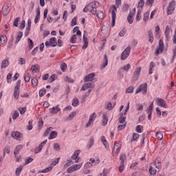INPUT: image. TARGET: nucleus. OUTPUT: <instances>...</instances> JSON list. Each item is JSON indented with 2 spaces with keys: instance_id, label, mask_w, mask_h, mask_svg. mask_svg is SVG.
I'll list each match as a JSON object with an SVG mask.
<instances>
[{
  "instance_id": "nucleus-13",
  "label": "nucleus",
  "mask_w": 176,
  "mask_h": 176,
  "mask_svg": "<svg viewBox=\"0 0 176 176\" xmlns=\"http://www.w3.org/2000/svg\"><path fill=\"white\" fill-rule=\"evenodd\" d=\"M47 142V140H44L43 142H41L38 146V147L35 148L34 153H39V152H41L42 149H43V146L46 145Z\"/></svg>"
},
{
  "instance_id": "nucleus-55",
  "label": "nucleus",
  "mask_w": 176,
  "mask_h": 176,
  "mask_svg": "<svg viewBox=\"0 0 176 176\" xmlns=\"http://www.w3.org/2000/svg\"><path fill=\"white\" fill-rule=\"evenodd\" d=\"M23 170V166H20L17 168L15 170V174L16 176L20 175V173H21V170Z\"/></svg>"
},
{
  "instance_id": "nucleus-14",
  "label": "nucleus",
  "mask_w": 176,
  "mask_h": 176,
  "mask_svg": "<svg viewBox=\"0 0 176 176\" xmlns=\"http://www.w3.org/2000/svg\"><path fill=\"white\" fill-rule=\"evenodd\" d=\"M153 110V102H151V105L147 107L146 112L148 113V119L151 120L152 119V111Z\"/></svg>"
},
{
  "instance_id": "nucleus-52",
  "label": "nucleus",
  "mask_w": 176,
  "mask_h": 176,
  "mask_svg": "<svg viewBox=\"0 0 176 176\" xmlns=\"http://www.w3.org/2000/svg\"><path fill=\"white\" fill-rule=\"evenodd\" d=\"M141 20V10H138L136 15V21Z\"/></svg>"
},
{
  "instance_id": "nucleus-38",
  "label": "nucleus",
  "mask_w": 176,
  "mask_h": 176,
  "mask_svg": "<svg viewBox=\"0 0 176 176\" xmlns=\"http://www.w3.org/2000/svg\"><path fill=\"white\" fill-rule=\"evenodd\" d=\"M76 116V112L73 111L71 114L69 115V116L66 118V120H72Z\"/></svg>"
},
{
  "instance_id": "nucleus-34",
  "label": "nucleus",
  "mask_w": 176,
  "mask_h": 176,
  "mask_svg": "<svg viewBox=\"0 0 176 176\" xmlns=\"http://www.w3.org/2000/svg\"><path fill=\"white\" fill-rule=\"evenodd\" d=\"M57 137V131H53L50 133L49 140H54Z\"/></svg>"
},
{
  "instance_id": "nucleus-25",
  "label": "nucleus",
  "mask_w": 176,
  "mask_h": 176,
  "mask_svg": "<svg viewBox=\"0 0 176 176\" xmlns=\"http://www.w3.org/2000/svg\"><path fill=\"white\" fill-rule=\"evenodd\" d=\"M73 32L74 34H75V32H76V34L78 36H82V32H80V30H79V27L76 26L74 29H73Z\"/></svg>"
},
{
  "instance_id": "nucleus-44",
  "label": "nucleus",
  "mask_w": 176,
  "mask_h": 176,
  "mask_svg": "<svg viewBox=\"0 0 176 176\" xmlns=\"http://www.w3.org/2000/svg\"><path fill=\"white\" fill-rule=\"evenodd\" d=\"M72 105V107H76L77 105H79V100L77 98H75L73 100Z\"/></svg>"
},
{
  "instance_id": "nucleus-42",
  "label": "nucleus",
  "mask_w": 176,
  "mask_h": 176,
  "mask_svg": "<svg viewBox=\"0 0 176 176\" xmlns=\"http://www.w3.org/2000/svg\"><path fill=\"white\" fill-rule=\"evenodd\" d=\"M98 19H100L101 20H102V19H104V12H102V11H98V13H96Z\"/></svg>"
},
{
  "instance_id": "nucleus-62",
  "label": "nucleus",
  "mask_w": 176,
  "mask_h": 176,
  "mask_svg": "<svg viewBox=\"0 0 176 176\" xmlns=\"http://www.w3.org/2000/svg\"><path fill=\"white\" fill-rule=\"evenodd\" d=\"M94 145V139L93 138H90L89 144H88V148H91Z\"/></svg>"
},
{
  "instance_id": "nucleus-21",
  "label": "nucleus",
  "mask_w": 176,
  "mask_h": 176,
  "mask_svg": "<svg viewBox=\"0 0 176 176\" xmlns=\"http://www.w3.org/2000/svg\"><path fill=\"white\" fill-rule=\"evenodd\" d=\"M23 149V145L19 144L16 146V147L14 148V155H15V157H17V155H19V152Z\"/></svg>"
},
{
  "instance_id": "nucleus-61",
  "label": "nucleus",
  "mask_w": 176,
  "mask_h": 176,
  "mask_svg": "<svg viewBox=\"0 0 176 176\" xmlns=\"http://www.w3.org/2000/svg\"><path fill=\"white\" fill-rule=\"evenodd\" d=\"M45 94H46V89H42L39 91V96L40 97H43V96Z\"/></svg>"
},
{
  "instance_id": "nucleus-12",
  "label": "nucleus",
  "mask_w": 176,
  "mask_h": 176,
  "mask_svg": "<svg viewBox=\"0 0 176 176\" xmlns=\"http://www.w3.org/2000/svg\"><path fill=\"white\" fill-rule=\"evenodd\" d=\"M159 48L156 50V54L158 56V54H160L163 50H164V43L163 42V40L160 39L159 41Z\"/></svg>"
},
{
  "instance_id": "nucleus-40",
  "label": "nucleus",
  "mask_w": 176,
  "mask_h": 176,
  "mask_svg": "<svg viewBox=\"0 0 176 176\" xmlns=\"http://www.w3.org/2000/svg\"><path fill=\"white\" fill-rule=\"evenodd\" d=\"M31 70L32 72H38L39 71V65H34L31 67Z\"/></svg>"
},
{
  "instance_id": "nucleus-41",
  "label": "nucleus",
  "mask_w": 176,
  "mask_h": 176,
  "mask_svg": "<svg viewBox=\"0 0 176 176\" xmlns=\"http://www.w3.org/2000/svg\"><path fill=\"white\" fill-rule=\"evenodd\" d=\"M133 91H134V86H130L126 89V94H130V93H133Z\"/></svg>"
},
{
  "instance_id": "nucleus-31",
  "label": "nucleus",
  "mask_w": 176,
  "mask_h": 176,
  "mask_svg": "<svg viewBox=\"0 0 176 176\" xmlns=\"http://www.w3.org/2000/svg\"><path fill=\"white\" fill-rule=\"evenodd\" d=\"M120 118L118 119L119 123L121 124H124L126 122V117H123V113H120Z\"/></svg>"
},
{
  "instance_id": "nucleus-33",
  "label": "nucleus",
  "mask_w": 176,
  "mask_h": 176,
  "mask_svg": "<svg viewBox=\"0 0 176 176\" xmlns=\"http://www.w3.org/2000/svg\"><path fill=\"white\" fill-rule=\"evenodd\" d=\"M21 38H23V32H19L16 41H15V43H19V42H20V39H21Z\"/></svg>"
},
{
  "instance_id": "nucleus-2",
  "label": "nucleus",
  "mask_w": 176,
  "mask_h": 176,
  "mask_svg": "<svg viewBox=\"0 0 176 176\" xmlns=\"http://www.w3.org/2000/svg\"><path fill=\"white\" fill-rule=\"evenodd\" d=\"M141 91L143 92V94H146L148 93V84L143 83L140 85L135 91V94H138V93H141Z\"/></svg>"
},
{
  "instance_id": "nucleus-20",
  "label": "nucleus",
  "mask_w": 176,
  "mask_h": 176,
  "mask_svg": "<svg viewBox=\"0 0 176 176\" xmlns=\"http://www.w3.org/2000/svg\"><path fill=\"white\" fill-rule=\"evenodd\" d=\"M40 17H41V10H39V8H38L36 9V17L34 19V23L36 24L39 22Z\"/></svg>"
},
{
  "instance_id": "nucleus-45",
  "label": "nucleus",
  "mask_w": 176,
  "mask_h": 176,
  "mask_svg": "<svg viewBox=\"0 0 176 176\" xmlns=\"http://www.w3.org/2000/svg\"><path fill=\"white\" fill-rule=\"evenodd\" d=\"M149 14H150L149 11H147L146 13L144 14L143 20L144 21H148V20H149Z\"/></svg>"
},
{
  "instance_id": "nucleus-60",
  "label": "nucleus",
  "mask_w": 176,
  "mask_h": 176,
  "mask_svg": "<svg viewBox=\"0 0 176 176\" xmlns=\"http://www.w3.org/2000/svg\"><path fill=\"white\" fill-rule=\"evenodd\" d=\"M65 82H68V83H74V79L68 77V76H65Z\"/></svg>"
},
{
  "instance_id": "nucleus-63",
  "label": "nucleus",
  "mask_w": 176,
  "mask_h": 176,
  "mask_svg": "<svg viewBox=\"0 0 176 176\" xmlns=\"http://www.w3.org/2000/svg\"><path fill=\"white\" fill-rule=\"evenodd\" d=\"M126 123L118 125V130H124V129L126 128Z\"/></svg>"
},
{
  "instance_id": "nucleus-29",
  "label": "nucleus",
  "mask_w": 176,
  "mask_h": 176,
  "mask_svg": "<svg viewBox=\"0 0 176 176\" xmlns=\"http://www.w3.org/2000/svg\"><path fill=\"white\" fill-rule=\"evenodd\" d=\"M154 166L156 167V168H162V162L159 160H155L154 161Z\"/></svg>"
},
{
  "instance_id": "nucleus-28",
  "label": "nucleus",
  "mask_w": 176,
  "mask_h": 176,
  "mask_svg": "<svg viewBox=\"0 0 176 176\" xmlns=\"http://www.w3.org/2000/svg\"><path fill=\"white\" fill-rule=\"evenodd\" d=\"M53 170V166H49L45 168L43 170H39L38 174H41V173H49V171H52Z\"/></svg>"
},
{
  "instance_id": "nucleus-17",
  "label": "nucleus",
  "mask_w": 176,
  "mask_h": 176,
  "mask_svg": "<svg viewBox=\"0 0 176 176\" xmlns=\"http://www.w3.org/2000/svg\"><path fill=\"white\" fill-rule=\"evenodd\" d=\"M157 105L159 107H162L163 108H167V105L166 104V101L164 99L162 98H157Z\"/></svg>"
},
{
  "instance_id": "nucleus-49",
  "label": "nucleus",
  "mask_w": 176,
  "mask_h": 176,
  "mask_svg": "<svg viewBox=\"0 0 176 176\" xmlns=\"http://www.w3.org/2000/svg\"><path fill=\"white\" fill-rule=\"evenodd\" d=\"M19 116H20V113H19V111H15L12 115L13 120H16V119H17V118H19Z\"/></svg>"
},
{
  "instance_id": "nucleus-5",
  "label": "nucleus",
  "mask_w": 176,
  "mask_h": 176,
  "mask_svg": "<svg viewBox=\"0 0 176 176\" xmlns=\"http://www.w3.org/2000/svg\"><path fill=\"white\" fill-rule=\"evenodd\" d=\"M126 154L122 153L120 155V160H121L120 165L119 166L120 173H122L123 170H124V160L126 159Z\"/></svg>"
},
{
  "instance_id": "nucleus-6",
  "label": "nucleus",
  "mask_w": 176,
  "mask_h": 176,
  "mask_svg": "<svg viewBox=\"0 0 176 176\" xmlns=\"http://www.w3.org/2000/svg\"><path fill=\"white\" fill-rule=\"evenodd\" d=\"M130 52H131V47H127L121 54V60H126V58L130 56Z\"/></svg>"
},
{
  "instance_id": "nucleus-43",
  "label": "nucleus",
  "mask_w": 176,
  "mask_h": 176,
  "mask_svg": "<svg viewBox=\"0 0 176 176\" xmlns=\"http://www.w3.org/2000/svg\"><path fill=\"white\" fill-rule=\"evenodd\" d=\"M76 39H78V36L76 34L72 35L70 39V43H76Z\"/></svg>"
},
{
  "instance_id": "nucleus-16",
  "label": "nucleus",
  "mask_w": 176,
  "mask_h": 176,
  "mask_svg": "<svg viewBox=\"0 0 176 176\" xmlns=\"http://www.w3.org/2000/svg\"><path fill=\"white\" fill-rule=\"evenodd\" d=\"M94 76H96L94 73H91L85 77L84 81L85 82H93V80L94 79Z\"/></svg>"
},
{
  "instance_id": "nucleus-7",
  "label": "nucleus",
  "mask_w": 176,
  "mask_h": 176,
  "mask_svg": "<svg viewBox=\"0 0 176 176\" xmlns=\"http://www.w3.org/2000/svg\"><path fill=\"white\" fill-rule=\"evenodd\" d=\"M45 46L46 47H50V46H52V47H55V46H57V39L54 37L51 38L50 39V42H45Z\"/></svg>"
},
{
  "instance_id": "nucleus-9",
  "label": "nucleus",
  "mask_w": 176,
  "mask_h": 176,
  "mask_svg": "<svg viewBox=\"0 0 176 176\" xmlns=\"http://www.w3.org/2000/svg\"><path fill=\"white\" fill-rule=\"evenodd\" d=\"M141 69H142L141 67H138L135 70L133 76V80L134 82L138 80V78H140V74H141Z\"/></svg>"
},
{
  "instance_id": "nucleus-48",
  "label": "nucleus",
  "mask_w": 176,
  "mask_h": 176,
  "mask_svg": "<svg viewBox=\"0 0 176 176\" xmlns=\"http://www.w3.org/2000/svg\"><path fill=\"white\" fill-rule=\"evenodd\" d=\"M156 137L157 140H163V133H162L160 131H158L156 133Z\"/></svg>"
},
{
  "instance_id": "nucleus-32",
  "label": "nucleus",
  "mask_w": 176,
  "mask_h": 176,
  "mask_svg": "<svg viewBox=\"0 0 176 176\" xmlns=\"http://www.w3.org/2000/svg\"><path fill=\"white\" fill-rule=\"evenodd\" d=\"M8 40V38L5 35H2L0 37V46H2V45H4L5 42Z\"/></svg>"
},
{
  "instance_id": "nucleus-59",
  "label": "nucleus",
  "mask_w": 176,
  "mask_h": 176,
  "mask_svg": "<svg viewBox=\"0 0 176 176\" xmlns=\"http://www.w3.org/2000/svg\"><path fill=\"white\" fill-rule=\"evenodd\" d=\"M56 80V74H52L51 77L48 79V82L50 83H52V82H54Z\"/></svg>"
},
{
  "instance_id": "nucleus-53",
  "label": "nucleus",
  "mask_w": 176,
  "mask_h": 176,
  "mask_svg": "<svg viewBox=\"0 0 176 176\" xmlns=\"http://www.w3.org/2000/svg\"><path fill=\"white\" fill-rule=\"evenodd\" d=\"M74 171H76V170L75 166H74V165L67 168V173L69 174H71V173H74Z\"/></svg>"
},
{
  "instance_id": "nucleus-50",
  "label": "nucleus",
  "mask_w": 176,
  "mask_h": 176,
  "mask_svg": "<svg viewBox=\"0 0 176 176\" xmlns=\"http://www.w3.org/2000/svg\"><path fill=\"white\" fill-rule=\"evenodd\" d=\"M52 130H53L52 127H50V128L47 129L46 131H45L43 136L47 137L49 135V133L52 131Z\"/></svg>"
},
{
  "instance_id": "nucleus-47",
  "label": "nucleus",
  "mask_w": 176,
  "mask_h": 176,
  "mask_svg": "<svg viewBox=\"0 0 176 176\" xmlns=\"http://www.w3.org/2000/svg\"><path fill=\"white\" fill-rule=\"evenodd\" d=\"M19 111L20 112L21 115H24L25 113V111H27L26 107H19L18 109Z\"/></svg>"
},
{
  "instance_id": "nucleus-64",
  "label": "nucleus",
  "mask_w": 176,
  "mask_h": 176,
  "mask_svg": "<svg viewBox=\"0 0 176 176\" xmlns=\"http://www.w3.org/2000/svg\"><path fill=\"white\" fill-rule=\"evenodd\" d=\"M54 149L57 151H60V144H58V143H55L54 144Z\"/></svg>"
},
{
  "instance_id": "nucleus-27",
  "label": "nucleus",
  "mask_w": 176,
  "mask_h": 176,
  "mask_svg": "<svg viewBox=\"0 0 176 176\" xmlns=\"http://www.w3.org/2000/svg\"><path fill=\"white\" fill-rule=\"evenodd\" d=\"M134 15L133 14H129L127 16V21H128V23L129 24H133V21H134Z\"/></svg>"
},
{
  "instance_id": "nucleus-37",
  "label": "nucleus",
  "mask_w": 176,
  "mask_h": 176,
  "mask_svg": "<svg viewBox=\"0 0 176 176\" xmlns=\"http://www.w3.org/2000/svg\"><path fill=\"white\" fill-rule=\"evenodd\" d=\"M102 126H107V124H108V118L105 114L102 116Z\"/></svg>"
},
{
  "instance_id": "nucleus-24",
  "label": "nucleus",
  "mask_w": 176,
  "mask_h": 176,
  "mask_svg": "<svg viewBox=\"0 0 176 176\" xmlns=\"http://www.w3.org/2000/svg\"><path fill=\"white\" fill-rule=\"evenodd\" d=\"M12 138H14V140H20V138L21 137V133L19 131L13 132L12 133Z\"/></svg>"
},
{
  "instance_id": "nucleus-30",
  "label": "nucleus",
  "mask_w": 176,
  "mask_h": 176,
  "mask_svg": "<svg viewBox=\"0 0 176 176\" xmlns=\"http://www.w3.org/2000/svg\"><path fill=\"white\" fill-rule=\"evenodd\" d=\"M148 42H150V43H153V33H152V32L149 30L148 32Z\"/></svg>"
},
{
  "instance_id": "nucleus-36",
  "label": "nucleus",
  "mask_w": 176,
  "mask_h": 176,
  "mask_svg": "<svg viewBox=\"0 0 176 176\" xmlns=\"http://www.w3.org/2000/svg\"><path fill=\"white\" fill-rule=\"evenodd\" d=\"M101 142H102L105 148L108 149V142H107V139L105 138V136L101 137Z\"/></svg>"
},
{
  "instance_id": "nucleus-35",
  "label": "nucleus",
  "mask_w": 176,
  "mask_h": 176,
  "mask_svg": "<svg viewBox=\"0 0 176 176\" xmlns=\"http://www.w3.org/2000/svg\"><path fill=\"white\" fill-rule=\"evenodd\" d=\"M165 36L168 41V37L170 36V26L167 25L165 30Z\"/></svg>"
},
{
  "instance_id": "nucleus-19",
  "label": "nucleus",
  "mask_w": 176,
  "mask_h": 176,
  "mask_svg": "<svg viewBox=\"0 0 176 176\" xmlns=\"http://www.w3.org/2000/svg\"><path fill=\"white\" fill-rule=\"evenodd\" d=\"M107 65H108V56H107V54H104V61L100 67V69H104V68H105Z\"/></svg>"
},
{
  "instance_id": "nucleus-26",
  "label": "nucleus",
  "mask_w": 176,
  "mask_h": 176,
  "mask_svg": "<svg viewBox=\"0 0 176 176\" xmlns=\"http://www.w3.org/2000/svg\"><path fill=\"white\" fill-rule=\"evenodd\" d=\"M9 66V60L8 59L3 60L1 62V69L7 68Z\"/></svg>"
},
{
  "instance_id": "nucleus-46",
  "label": "nucleus",
  "mask_w": 176,
  "mask_h": 176,
  "mask_svg": "<svg viewBox=\"0 0 176 176\" xmlns=\"http://www.w3.org/2000/svg\"><path fill=\"white\" fill-rule=\"evenodd\" d=\"M136 131L137 133H142V131H144V126L141 125H138L136 126Z\"/></svg>"
},
{
  "instance_id": "nucleus-11",
  "label": "nucleus",
  "mask_w": 176,
  "mask_h": 176,
  "mask_svg": "<svg viewBox=\"0 0 176 176\" xmlns=\"http://www.w3.org/2000/svg\"><path fill=\"white\" fill-rule=\"evenodd\" d=\"M10 12L9 4H4L2 8V14L3 16H8Z\"/></svg>"
},
{
  "instance_id": "nucleus-22",
  "label": "nucleus",
  "mask_w": 176,
  "mask_h": 176,
  "mask_svg": "<svg viewBox=\"0 0 176 176\" xmlns=\"http://www.w3.org/2000/svg\"><path fill=\"white\" fill-rule=\"evenodd\" d=\"M60 111H61V109L58 107V105H56V107L50 109V113H57V112H60Z\"/></svg>"
},
{
  "instance_id": "nucleus-54",
  "label": "nucleus",
  "mask_w": 176,
  "mask_h": 176,
  "mask_svg": "<svg viewBox=\"0 0 176 176\" xmlns=\"http://www.w3.org/2000/svg\"><path fill=\"white\" fill-rule=\"evenodd\" d=\"M32 85L34 87H35V86H38V79L35 78H32Z\"/></svg>"
},
{
  "instance_id": "nucleus-18",
  "label": "nucleus",
  "mask_w": 176,
  "mask_h": 176,
  "mask_svg": "<svg viewBox=\"0 0 176 176\" xmlns=\"http://www.w3.org/2000/svg\"><path fill=\"white\" fill-rule=\"evenodd\" d=\"M79 151H76L72 156V159H73V160H76V163H79V158L78 159V157H79Z\"/></svg>"
},
{
  "instance_id": "nucleus-58",
  "label": "nucleus",
  "mask_w": 176,
  "mask_h": 176,
  "mask_svg": "<svg viewBox=\"0 0 176 176\" xmlns=\"http://www.w3.org/2000/svg\"><path fill=\"white\" fill-rule=\"evenodd\" d=\"M149 173L151 175H155L156 174V169L153 168V167L151 166L149 168Z\"/></svg>"
},
{
  "instance_id": "nucleus-4",
  "label": "nucleus",
  "mask_w": 176,
  "mask_h": 176,
  "mask_svg": "<svg viewBox=\"0 0 176 176\" xmlns=\"http://www.w3.org/2000/svg\"><path fill=\"white\" fill-rule=\"evenodd\" d=\"M21 85V80H19L16 84V86L14 87V98L17 99L19 98L20 96V86Z\"/></svg>"
},
{
  "instance_id": "nucleus-39",
  "label": "nucleus",
  "mask_w": 176,
  "mask_h": 176,
  "mask_svg": "<svg viewBox=\"0 0 176 176\" xmlns=\"http://www.w3.org/2000/svg\"><path fill=\"white\" fill-rule=\"evenodd\" d=\"M9 155L10 153V146H7L3 149V157H5V155Z\"/></svg>"
},
{
  "instance_id": "nucleus-56",
  "label": "nucleus",
  "mask_w": 176,
  "mask_h": 176,
  "mask_svg": "<svg viewBox=\"0 0 176 176\" xmlns=\"http://www.w3.org/2000/svg\"><path fill=\"white\" fill-rule=\"evenodd\" d=\"M29 43V49H32L34 47V41L31 38L28 39Z\"/></svg>"
},
{
  "instance_id": "nucleus-8",
  "label": "nucleus",
  "mask_w": 176,
  "mask_h": 176,
  "mask_svg": "<svg viewBox=\"0 0 176 176\" xmlns=\"http://www.w3.org/2000/svg\"><path fill=\"white\" fill-rule=\"evenodd\" d=\"M175 10V1L173 0L169 3V5L167 8L168 14H171Z\"/></svg>"
},
{
  "instance_id": "nucleus-15",
  "label": "nucleus",
  "mask_w": 176,
  "mask_h": 176,
  "mask_svg": "<svg viewBox=\"0 0 176 176\" xmlns=\"http://www.w3.org/2000/svg\"><path fill=\"white\" fill-rule=\"evenodd\" d=\"M91 87H94V86H93V83L87 82L82 85L80 91H85V90H87V89H91Z\"/></svg>"
},
{
  "instance_id": "nucleus-10",
  "label": "nucleus",
  "mask_w": 176,
  "mask_h": 176,
  "mask_svg": "<svg viewBox=\"0 0 176 176\" xmlns=\"http://www.w3.org/2000/svg\"><path fill=\"white\" fill-rule=\"evenodd\" d=\"M96 118H97V114H96V113H94L91 116H90L89 120L86 124V127H90V126H93V122L96 120Z\"/></svg>"
},
{
  "instance_id": "nucleus-51",
  "label": "nucleus",
  "mask_w": 176,
  "mask_h": 176,
  "mask_svg": "<svg viewBox=\"0 0 176 176\" xmlns=\"http://www.w3.org/2000/svg\"><path fill=\"white\" fill-rule=\"evenodd\" d=\"M60 69H61L62 72H65V69H67V63L63 62L60 65Z\"/></svg>"
},
{
  "instance_id": "nucleus-23",
  "label": "nucleus",
  "mask_w": 176,
  "mask_h": 176,
  "mask_svg": "<svg viewBox=\"0 0 176 176\" xmlns=\"http://www.w3.org/2000/svg\"><path fill=\"white\" fill-rule=\"evenodd\" d=\"M83 46H82V49L85 50L86 49H87V46H89V41L87 40V37H86L85 36V34L83 35Z\"/></svg>"
},
{
  "instance_id": "nucleus-3",
  "label": "nucleus",
  "mask_w": 176,
  "mask_h": 176,
  "mask_svg": "<svg viewBox=\"0 0 176 176\" xmlns=\"http://www.w3.org/2000/svg\"><path fill=\"white\" fill-rule=\"evenodd\" d=\"M111 26L115 27V23L116 22V10H118V8L116 5H113L111 8Z\"/></svg>"
},
{
  "instance_id": "nucleus-57",
  "label": "nucleus",
  "mask_w": 176,
  "mask_h": 176,
  "mask_svg": "<svg viewBox=\"0 0 176 176\" xmlns=\"http://www.w3.org/2000/svg\"><path fill=\"white\" fill-rule=\"evenodd\" d=\"M173 56L171 60V63H174V60H175V56H176V45L174 47L173 50Z\"/></svg>"
},
{
  "instance_id": "nucleus-1",
  "label": "nucleus",
  "mask_w": 176,
  "mask_h": 176,
  "mask_svg": "<svg viewBox=\"0 0 176 176\" xmlns=\"http://www.w3.org/2000/svg\"><path fill=\"white\" fill-rule=\"evenodd\" d=\"M98 6H100V3L91 2L87 6H85V8L83 9V12L85 13H87L89 10L92 14H96L97 13V8H98Z\"/></svg>"
}]
</instances>
